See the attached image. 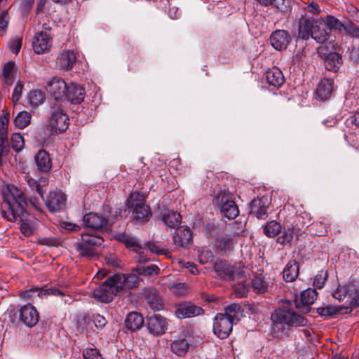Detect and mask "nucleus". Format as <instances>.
Here are the masks:
<instances>
[{"instance_id": "bf43d9fd", "label": "nucleus", "mask_w": 359, "mask_h": 359, "mask_svg": "<svg viewBox=\"0 0 359 359\" xmlns=\"http://www.w3.org/2000/svg\"><path fill=\"white\" fill-rule=\"evenodd\" d=\"M304 10L313 14H319L321 11L318 4L313 1H312L306 6H305Z\"/></svg>"}, {"instance_id": "a211bd4d", "label": "nucleus", "mask_w": 359, "mask_h": 359, "mask_svg": "<svg viewBox=\"0 0 359 359\" xmlns=\"http://www.w3.org/2000/svg\"><path fill=\"white\" fill-rule=\"evenodd\" d=\"M318 22V20L313 18L302 17L299 21L298 37L303 40H308L311 36Z\"/></svg>"}, {"instance_id": "4be33fe9", "label": "nucleus", "mask_w": 359, "mask_h": 359, "mask_svg": "<svg viewBox=\"0 0 359 359\" xmlns=\"http://www.w3.org/2000/svg\"><path fill=\"white\" fill-rule=\"evenodd\" d=\"M318 297L316 289L308 288L302 291L300 294L299 299L295 298L296 307L302 309L306 306V309L314 303Z\"/></svg>"}, {"instance_id": "ea45409f", "label": "nucleus", "mask_w": 359, "mask_h": 359, "mask_svg": "<svg viewBox=\"0 0 359 359\" xmlns=\"http://www.w3.org/2000/svg\"><path fill=\"white\" fill-rule=\"evenodd\" d=\"M320 21L325 22L326 26L330 29L338 30L339 32L345 30V25H346V20L344 21V22H342L338 18L332 15H327L325 20L320 18Z\"/></svg>"}, {"instance_id": "f8f14e48", "label": "nucleus", "mask_w": 359, "mask_h": 359, "mask_svg": "<svg viewBox=\"0 0 359 359\" xmlns=\"http://www.w3.org/2000/svg\"><path fill=\"white\" fill-rule=\"evenodd\" d=\"M19 319L26 326L32 327L39 320V314L36 309L31 304L21 306L19 310Z\"/></svg>"}, {"instance_id": "7ed1b4c3", "label": "nucleus", "mask_w": 359, "mask_h": 359, "mask_svg": "<svg viewBox=\"0 0 359 359\" xmlns=\"http://www.w3.org/2000/svg\"><path fill=\"white\" fill-rule=\"evenodd\" d=\"M102 237L89 233L81 234V239L75 243V248L81 257L92 258L97 255L95 248L102 245Z\"/></svg>"}, {"instance_id": "0eeeda50", "label": "nucleus", "mask_w": 359, "mask_h": 359, "mask_svg": "<svg viewBox=\"0 0 359 359\" xmlns=\"http://www.w3.org/2000/svg\"><path fill=\"white\" fill-rule=\"evenodd\" d=\"M217 203L221 205V212L229 219H233L239 215L238 205L229 194L220 191L217 194Z\"/></svg>"}, {"instance_id": "f3484780", "label": "nucleus", "mask_w": 359, "mask_h": 359, "mask_svg": "<svg viewBox=\"0 0 359 359\" xmlns=\"http://www.w3.org/2000/svg\"><path fill=\"white\" fill-rule=\"evenodd\" d=\"M84 225L93 229H104L107 228V219L102 215L89 212L83 217Z\"/></svg>"}, {"instance_id": "c9c22d12", "label": "nucleus", "mask_w": 359, "mask_h": 359, "mask_svg": "<svg viewBox=\"0 0 359 359\" xmlns=\"http://www.w3.org/2000/svg\"><path fill=\"white\" fill-rule=\"evenodd\" d=\"M224 314L234 323L243 316V310L238 304L233 303L225 307Z\"/></svg>"}, {"instance_id": "bb28decb", "label": "nucleus", "mask_w": 359, "mask_h": 359, "mask_svg": "<svg viewBox=\"0 0 359 359\" xmlns=\"http://www.w3.org/2000/svg\"><path fill=\"white\" fill-rule=\"evenodd\" d=\"M191 240V232L189 227L182 226L177 228L173 236V241L180 247L187 246Z\"/></svg>"}, {"instance_id": "052dcab7", "label": "nucleus", "mask_w": 359, "mask_h": 359, "mask_svg": "<svg viewBox=\"0 0 359 359\" xmlns=\"http://www.w3.org/2000/svg\"><path fill=\"white\" fill-rule=\"evenodd\" d=\"M234 292L238 297H243L248 294V288L243 284H238L234 287Z\"/></svg>"}, {"instance_id": "09e8293b", "label": "nucleus", "mask_w": 359, "mask_h": 359, "mask_svg": "<svg viewBox=\"0 0 359 359\" xmlns=\"http://www.w3.org/2000/svg\"><path fill=\"white\" fill-rule=\"evenodd\" d=\"M43 290L39 287H32L29 290L21 292L20 297L25 299H31L35 297H42Z\"/></svg>"}, {"instance_id": "4d7b16f0", "label": "nucleus", "mask_w": 359, "mask_h": 359, "mask_svg": "<svg viewBox=\"0 0 359 359\" xmlns=\"http://www.w3.org/2000/svg\"><path fill=\"white\" fill-rule=\"evenodd\" d=\"M268 199L265 196H257V198H254L252 202L250 203V210L251 212L254 211L255 210H258L260 208L262 205H268Z\"/></svg>"}, {"instance_id": "6ab92c4d", "label": "nucleus", "mask_w": 359, "mask_h": 359, "mask_svg": "<svg viewBox=\"0 0 359 359\" xmlns=\"http://www.w3.org/2000/svg\"><path fill=\"white\" fill-rule=\"evenodd\" d=\"M189 337V334L187 333L174 339L170 345L172 352L177 356L186 355L190 346Z\"/></svg>"}, {"instance_id": "72a5a7b5", "label": "nucleus", "mask_w": 359, "mask_h": 359, "mask_svg": "<svg viewBox=\"0 0 359 359\" xmlns=\"http://www.w3.org/2000/svg\"><path fill=\"white\" fill-rule=\"evenodd\" d=\"M162 220L166 226L175 229L181 223L182 217L177 212L167 210L162 214Z\"/></svg>"}, {"instance_id": "a19ab883", "label": "nucleus", "mask_w": 359, "mask_h": 359, "mask_svg": "<svg viewBox=\"0 0 359 359\" xmlns=\"http://www.w3.org/2000/svg\"><path fill=\"white\" fill-rule=\"evenodd\" d=\"M32 115L27 111H20L14 118V125L19 129H24L31 122Z\"/></svg>"}, {"instance_id": "f03ea898", "label": "nucleus", "mask_w": 359, "mask_h": 359, "mask_svg": "<svg viewBox=\"0 0 359 359\" xmlns=\"http://www.w3.org/2000/svg\"><path fill=\"white\" fill-rule=\"evenodd\" d=\"M271 319L273 322V332L277 337L285 334V327H304L307 323V320L304 316L296 313L290 300H286L282 306L276 309L271 313Z\"/></svg>"}, {"instance_id": "4c0bfd02", "label": "nucleus", "mask_w": 359, "mask_h": 359, "mask_svg": "<svg viewBox=\"0 0 359 359\" xmlns=\"http://www.w3.org/2000/svg\"><path fill=\"white\" fill-rule=\"evenodd\" d=\"M257 4L262 6H270L280 11H285L289 6V0H254Z\"/></svg>"}, {"instance_id": "7c9ffc66", "label": "nucleus", "mask_w": 359, "mask_h": 359, "mask_svg": "<svg viewBox=\"0 0 359 359\" xmlns=\"http://www.w3.org/2000/svg\"><path fill=\"white\" fill-rule=\"evenodd\" d=\"M268 83L275 87H280L284 83V76L282 72L276 67L269 69L266 72Z\"/></svg>"}, {"instance_id": "de8ad7c7", "label": "nucleus", "mask_w": 359, "mask_h": 359, "mask_svg": "<svg viewBox=\"0 0 359 359\" xmlns=\"http://www.w3.org/2000/svg\"><path fill=\"white\" fill-rule=\"evenodd\" d=\"M11 147L16 151H20L25 146V141L22 135L19 133H13L11 138Z\"/></svg>"}, {"instance_id": "f704fd0d", "label": "nucleus", "mask_w": 359, "mask_h": 359, "mask_svg": "<svg viewBox=\"0 0 359 359\" xmlns=\"http://www.w3.org/2000/svg\"><path fill=\"white\" fill-rule=\"evenodd\" d=\"M290 40L289 33L283 29L274 31L270 36L271 45H288Z\"/></svg>"}, {"instance_id": "8fccbe9b", "label": "nucleus", "mask_w": 359, "mask_h": 359, "mask_svg": "<svg viewBox=\"0 0 359 359\" xmlns=\"http://www.w3.org/2000/svg\"><path fill=\"white\" fill-rule=\"evenodd\" d=\"M294 238V229H287L285 230L283 233L278 236L277 238V243L285 245L286 244L290 243Z\"/></svg>"}, {"instance_id": "2eb2a0df", "label": "nucleus", "mask_w": 359, "mask_h": 359, "mask_svg": "<svg viewBox=\"0 0 359 359\" xmlns=\"http://www.w3.org/2000/svg\"><path fill=\"white\" fill-rule=\"evenodd\" d=\"M65 201V195L61 191L55 190L49 193L46 204L50 212H55L63 208Z\"/></svg>"}, {"instance_id": "6e6552de", "label": "nucleus", "mask_w": 359, "mask_h": 359, "mask_svg": "<svg viewBox=\"0 0 359 359\" xmlns=\"http://www.w3.org/2000/svg\"><path fill=\"white\" fill-rule=\"evenodd\" d=\"M318 53L323 59L327 70L337 72L339 69L342 58L335 50H330L329 46H318Z\"/></svg>"}, {"instance_id": "5701e85b", "label": "nucleus", "mask_w": 359, "mask_h": 359, "mask_svg": "<svg viewBox=\"0 0 359 359\" xmlns=\"http://www.w3.org/2000/svg\"><path fill=\"white\" fill-rule=\"evenodd\" d=\"M85 89L73 83H69L66 100L72 103H80L85 97Z\"/></svg>"}, {"instance_id": "338daca9", "label": "nucleus", "mask_w": 359, "mask_h": 359, "mask_svg": "<svg viewBox=\"0 0 359 359\" xmlns=\"http://www.w3.org/2000/svg\"><path fill=\"white\" fill-rule=\"evenodd\" d=\"M347 11L354 20L359 22V9L353 6H349L347 7Z\"/></svg>"}, {"instance_id": "864d4df0", "label": "nucleus", "mask_w": 359, "mask_h": 359, "mask_svg": "<svg viewBox=\"0 0 359 359\" xmlns=\"http://www.w3.org/2000/svg\"><path fill=\"white\" fill-rule=\"evenodd\" d=\"M137 272L139 275H153L158 274L159 273V268L154 264H151L147 266H140L137 269Z\"/></svg>"}, {"instance_id": "aec40b11", "label": "nucleus", "mask_w": 359, "mask_h": 359, "mask_svg": "<svg viewBox=\"0 0 359 359\" xmlns=\"http://www.w3.org/2000/svg\"><path fill=\"white\" fill-rule=\"evenodd\" d=\"M114 278L116 281V284L119 287L120 291L123 290L125 288H133L135 287L139 282V278L136 274H123L117 273L114 275Z\"/></svg>"}, {"instance_id": "c85d7f7f", "label": "nucleus", "mask_w": 359, "mask_h": 359, "mask_svg": "<svg viewBox=\"0 0 359 359\" xmlns=\"http://www.w3.org/2000/svg\"><path fill=\"white\" fill-rule=\"evenodd\" d=\"M143 324V317L137 312L130 313L125 320L126 327L131 331H135L140 329Z\"/></svg>"}, {"instance_id": "f257e3e1", "label": "nucleus", "mask_w": 359, "mask_h": 359, "mask_svg": "<svg viewBox=\"0 0 359 359\" xmlns=\"http://www.w3.org/2000/svg\"><path fill=\"white\" fill-rule=\"evenodd\" d=\"M2 216L9 222H21L20 231L25 236L34 230V219L27 212V203L24 193L13 184H7L2 189Z\"/></svg>"}, {"instance_id": "c756f323", "label": "nucleus", "mask_w": 359, "mask_h": 359, "mask_svg": "<svg viewBox=\"0 0 359 359\" xmlns=\"http://www.w3.org/2000/svg\"><path fill=\"white\" fill-rule=\"evenodd\" d=\"M52 40L51 29L44 24L42 30L35 34L32 45H48Z\"/></svg>"}, {"instance_id": "e2e57ef3", "label": "nucleus", "mask_w": 359, "mask_h": 359, "mask_svg": "<svg viewBox=\"0 0 359 359\" xmlns=\"http://www.w3.org/2000/svg\"><path fill=\"white\" fill-rule=\"evenodd\" d=\"M9 20L8 13L7 11L0 14V30L4 31L8 26Z\"/></svg>"}, {"instance_id": "58836bf2", "label": "nucleus", "mask_w": 359, "mask_h": 359, "mask_svg": "<svg viewBox=\"0 0 359 359\" xmlns=\"http://www.w3.org/2000/svg\"><path fill=\"white\" fill-rule=\"evenodd\" d=\"M28 104L32 108H36L44 102V94L39 90H32L27 95Z\"/></svg>"}, {"instance_id": "dca6fc26", "label": "nucleus", "mask_w": 359, "mask_h": 359, "mask_svg": "<svg viewBox=\"0 0 359 359\" xmlns=\"http://www.w3.org/2000/svg\"><path fill=\"white\" fill-rule=\"evenodd\" d=\"M203 310L190 302H184L177 305L175 315L179 318H191L203 314Z\"/></svg>"}, {"instance_id": "0e129e2a", "label": "nucleus", "mask_w": 359, "mask_h": 359, "mask_svg": "<svg viewBox=\"0 0 359 359\" xmlns=\"http://www.w3.org/2000/svg\"><path fill=\"white\" fill-rule=\"evenodd\" d=\"M34 0H22L21 9L24 15L27 14L32 9Z\"/></svg>"}, {"instance_id": "6e6d98bb", "label": "nucleus", "mask_w": 359, "mask_h": 359, "mask_svg": "<svg viewBox=\"0 0 359 359\" xmlns=\"http://www.w3.org/2000/svg\"><path fill=\"white\" fill-rule=\"evenodd\" d=\"M84 359H103L100 351L97 348H86L83 353Z\"/></svg>"}, {"instance_id": "393cba45", "label": "nucleus", "mask_w": 359, "mask_h": 359, "mask_svg": "<svg viewBox=\"0 0 359 359\" xmlns=\"http://www.w3.org/2000/svg\"><path fill=\"white\" fill-rule=\"evenodd\" d=\"M144 295L150 308L154 311H160L163 309V303L157 290L154 288H146Z\"/></svg>"}, {"instance_id": "39448f33", "label": "nucleus", "mask_w": 359, "mask_h": 359, "mask_svg": "<svg viewBox=\"0 0 359 359\" xmlns=\"http://www.w3.org/2000/svg\"><path fill=\"white\" fill-rule=\"evenodd\" d=\"M126 205L131 210L133 219L137 221H147L151 216L149 205H146L139 194H131L126 201Z\"/></svg>"}, {"instance_id": "1a4fd4ad", "label": "nucleus", "mask_w": 359, "mask_h": 359, "mask_svg": "<svg viewBox=\"0 0 359 359\" xmlns=\"http://www.w3.org/2000/svg\"><path fill=\"white\" fill-rule=\"evenodd\" d=\"M25 180L30 190L33 192L36 191L39 196L30 198L29 201L31 204L36 208V209L41 210L40 198L44 200V190L43 189L48 186V181L46 177H41L38 180L31 177L30 176H25Z\"/></svg>"}, {"instance_id": "412c9836", "label": "nucleus", "mask_w": 359, "mask_h": 359, "mask_svg": "<svg viewBox=\"0 0 359 359\" xmlns=\"http://www.w3.org/2000/svg\"><path fill=\"white\" fill-rule=\"evenodd\" d=\"M76 60V56L73 50H63L57 56V65L64 70L71 69Z\"/></svg>"}, {"instance_id": "79ce46f5", "label": "nucleus", "mask_w": 359, "mask_h": 359, "mask_svg": "<svg viewBox=\"0 0 359 359\" xmlns=\"http://www.w3.org/2000/svg\"><path fill=\"white\" fill-rule=\"evenodd\" d=\"M236 242L235 235H225L219 240L217 247L222 251L231 250Z\"/></svg>"}, {"instance_id": "3c124183", "label": "nucleus", "mask_w": 359, "mask_h": 359, "mask_svg": "<svg viewBox=\"0 0 359 359\" xmlns=\"http://www.w3.org/2000/svg\"><path fill=\"white\" fill-rule=\"evenodd\" d=\"M344 31L351 37L359 38V27L349 20H346Z\"/></svg>"}, {"instance_id": "c03bdc74", "label": "nucleus", "mask_w": 359, "mask_h": 359, "mask_svg": "<svg viewBox=\"0 0 359 359\" xmlns=\"http://www.w3.org/2000/svg\"><path fill=\"white\" fill-rule=\"evenodd\" d=\"M0 116V141H7L8 125L9 122V113L6 111H2Z\"/></svg>"}, {"instance_id": "473e14b6", "label": "nucleus", "mask_w": 359, "mask_h": 359, "mask_svg": "<svg viewBox=\"0 0 359 359\" xmlns=\"http://www.w3.org/2000/svg\"><path fill=\"white\" fill-rule=\"evenodd\" d=\"M299 264L295 260L290 261L283 271V277L286 282L294 281L299 275Z\"/></svg>"}, {"instance_id": "774afa93", "label": "nucleus", "mask_w": 359, "mask_h": 359, "mask_svg": "<svg viewBox=\"0 0 359 359\" xmlns=\"http://www.w3.org/2000/svg\"><path fill=\"white\" fill-rule=\"evenodd\" d=\"M87 318L85 316H79L76 320L77 327L79 330L83 331L86 328Z\"/></svg>"}, {"instance_id": "69168bd1", "label": "nucleus", "mask_w": 359, "mask_h": 359, "mask_svg": "<svg viewBox=\"0 0 359 359\" xmlns=\"http://www.w3.org/2000/svg\"><path fill=\"white\" fill-rule=\"evenodd\" d=\"M347 294V291L345 287L339 286L337 290L333 293V297L338 300L344 299Z\"/></svg>"}, {"instance_id": "49530a36", "label": "nucleus", "mask_w": 359, "mask_h": 359, "mask_svg": "<svg viewBox=\"0 0 359 359\" xmlns=\"http://www.w3.org/2000/svg\"><path fill=\"white\" fill-rule=\"evenodd\" d=\"M252 287L257 293H264L267 291L269 283L261 277H256L252 280Z\"/></svg>"}, {"instance_id": "20e7f679", "label": "nucleus", "mask_w": 359, "mask_h": 359, "mask_svg": "<svg viewBox=\"0 0 359 359\" xmlns=\"http://www.w3.org/2000/svg\"><path fill=\"white\" fill-rule=\"evenodd\" d=\"M68 116L62 109L61 104L55 103L51 107L50 118L47 128L51 133H61L66 130L69 125Z\"/></svg>"}, {"instance_id": "e433bc0d", "label": "nucleus", "mask_w": 359, "mask_h": 359, "mask_svg": "<svg viewBox=\"0 0 359 359\" xmlns=\"http://www.w3.org/2000/svg\"><path fill=\"white\" fill-rule=\"evenodd\" d=\"M15 64L13 61H9L4 64L2 71V76L4 82L7 86H11L14 82L13 72L15 70Z\"/></svg>"}, {"instance_id": "603ef678", "label": "nucleus", "mask_w": 359, "mask_h": 359, "mask_svg": "<svg viewBox=\"0 0 359 359\" xmlns=\"http://www.w3.org/2000/svg\"><path fill=\"white\" fill-rule=\"evenodd\" d=\"M214 255L211 250L202 249L199 251L198 259L201 264H206L213 260Z\"/></svg>"}, {"instance_id": "37998d69", "label": "nucleus", "mask_w": 359, "mask_h": 359, "mask_svg": "<svg viewBox=\"0 0 359 359\" xmlns=\"http://www.w3.org/2000/svg\"><path fill=\"white\" fill-rule=\"evenodd\" d=\"M280 229L281 226L279 223L271 221L264 226L263 232L267 237L273 238L280 232Z\"/></svg>"}, {"instance_id": "2f4dec72", "label": "nucleus", "mask_w": 359, "mask_h": 359, "mask_svg": "<svg viewBox=\"0 0 359 359\" xmlns=\"http://www.w3.org/2000/svg\"><path fill=\"white\" fill-rule=\"evenodd\" d=\"M35 162L38 169L41 172H48L51 168L49 154L44 150H40L35 156Z\"/></svg>"}, {"instance_id": "ddd939ff", "label": "nucleus", "mask_w": 359, "mask_h": 359, "mask_svg": "<svg viewBox=\"0 0 359 359\" xmlns=\"http://www.w3.org/2000/svg\"><path fill=\"white\" fill-rule=\"evenodd\" d=\"M118 240L123 243L126 248L131 249L137 253V259L141 263H144L148 261V259L144 255V251H142L143 246L140 243L136 237L122 233L117 236Z\"/></svg>"}, {"instance_id": "13d9d810", "label": "nucleus", "mask_w": 359, "mask_h": 359, "mask_svg": "<svg viewBox=\"0 0 359 359\" xmlns=\"http://www.w3.org/2000/svg\"><path fill=\"white\" fill-rule=\"evenodd\" d=\"M22 89V82H21L20 81H18L12 94V100L13 102H18L20 99Z\"/></svg>"}, {"instance_id": "423d86ee", "label": "nucleus", "mask_w": 359, "mask_h": 359, "mask_svg": "<svg viewBox=\"0 0 359 359\" xmlns=\"http://www.w3.org/2000/svg\"><path fill=\"white\" fill-rule=\"evenodd\" d=\"M114 276L109 277L93 292V297L102 302H110L120 291Z\"/></svg>"}, {"instance_id": "9d476101", "label": "nucleus", "mask_w": 359, "mask_h": 359, "mask_svg": "<svg viewBox=\"0 0 359 359\" xmlns=\"http://www.w3.org/2000/svg\"><path fill=\"white\" fill-rule=\"evenodd\" d=\"M233 322L223 313H217L214 318L213 332L221 339L226 338L233 329Z\"/></svg>"}, {"instance_id": "680f3d73", "label": "nucleus", "mask_w": 359, "mask_h": 359, "mask_svg": "<svg viewBox=\"0 0 359 359\" xmlns=\"http://www.w3.org/2000/svg\"><path fill=\"white\" fill-rule=\"evenodd\" d=\"M93 323L97 328H102L107 324V321L105 318L100 314L93 316Z\"/></svg>"}, {"instance_id": "cd10ccee", "label": "nucleus", "mask_w": 359, "mask_h": 359, "mask_svg": "<svg viewBox=\"0 0 359 359\" xmlns=\"http://www.w3.org/2000/svg\"><path fill=\"white\" fill-rule=\"evenodd\" d=\"M351 308L341 306L327 305L317 309V313L320 316L332 317L337 313H347L351 312Z\"/></svg>"}, {"instance_id": "4468645a", "label": "nucleus", "mask_w": 359, "mask_h": 359, "mask_svg": "<svg viewBox=\"0 0 359 359\" xmlns=\"http://www.w3.org/2000/svg\"><path fill=\"white\" fill-rule=\"evenodd\" d=\"M147 327L150 333L160 336L163 334L168 329L166 319L158 314H154L148 318Z\"/></svg>"}, {"instance_id": "b1692460", "label": "nucleus", "mask_w": 359, "mask_h": 359, "mask_svg": "<svg viewBox=\"0 0 359 359\" xmlns=\"http://www.w3.org/2000/svg\"><path fill=\"white\" fill-rule=\"evenodd\" d=\"M334 81L331 79H322L316 89V95L321 100H326L331 97L333 91Z\"/></svg>"}, {"instance_id": "9b49d317", "label": "nucleus", "mask_w": 359, "mask_h": 359, "mask_svg": "<svg viewBox=\"0 0 359 359\" xmlns=\"http://www.w3.org/2000/svg\"><path fill=\"white\" fill-rule=\"evenodd\" d=\"M68 86L69 83L63 79L54 77L47 83V90L53 95L55 103H57L66 100Z\"/></svg>"}, {"instance_id": "a878e982", "label": "nucleus", "mask_w": 359, "mask_h": 359, "mask_svg": "<svg viewBox=\"0 0 359 359\" xmlns=\"http://www.w3.org/2000/svg\"><path fill=\"white\" fill-rule=\"evenodd\" d=\"M214 270L217 276L222 279L233 280L235 278L236 271L234 267L223 262H216L214 264Z\"/></svg>"}, {"instance_id": "5fc2aeb1", "label": "nucleus", "mask_w": 359, "mask_h": 359, "mask_svg": "<svg viewBox=\"0 0 359 359\" xmlns=\"http://www.w3.org/2000/svg\"><path fill=\"white\" fill-rule=\"evenodd\" d=\"M327 278V273L326 271H320L314 278L313 286L318 289L323 287Z\"/></svg>"}, {"instance_id": "a18cd8bd", "label": "nucleus", "mask_w": 359, "mask_h": 359, "mask_svg": "<svg viewBox=\"0 0 359 359\" xmlns=\"http://www.w3.org/2000/svg\"><path fill=\"white\" fill-rule=\"evenodd\" d=\"M318 43H324L329 39V34L325 29H320L317 24L316 25L312 35L311 36Z\"/></svg>"}]
</instances>
